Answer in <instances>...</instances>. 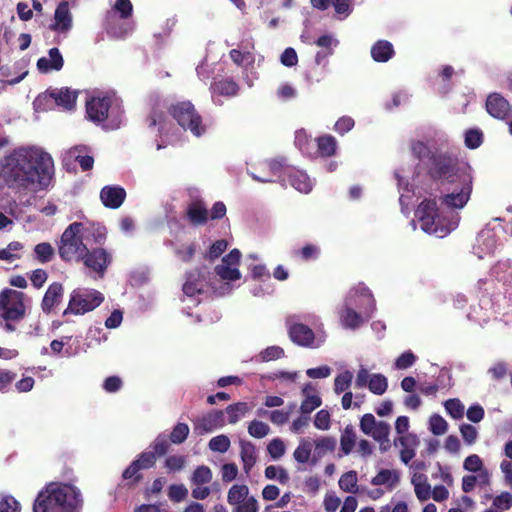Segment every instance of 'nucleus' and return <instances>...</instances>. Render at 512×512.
<instances>
[{"label": "nucleus", "mask_w": 512, "mask_h": 512, "mask_svg": "<svg viewBox=\"0 0 512 512\" xmlns=\"http://www.w3.org/2000/svg\"><path fill=\"white\" fill-rule=\"evenodd\" d=\"M344 305L351 306L352 308L365 313L366 315H373L376 310L375 299L371 291L362 283L351 288L347 293Z\"/></svg>", "instance_id": "9b49d317"}, {"label": "nucleus", "mask_w": 512, "mask_h": 512, "mask_svg": "<svg viewBox=\"0 0 512 512\" xmlns=\"http://www.w3.org/2000/svg\"><path fill=\"white\" fill-rule=\"evenodd\" d=\"M241 258V252L238 249H233L222 259V263L215 267L216 274L222 279L227 281H234L241 278V273L238 269Z\"/></svg>", "instance_id": "2eb2a0df"}, {"label": "nucleus", "mask_w": 512, "mask_h": 512, "mask_svg": "<svg viewBox=\"0 0 512 512\" xmlns=\"http://www.w3.org/2000/svg\"><path fill=\"white\" fill-rule=\"evenodd\" d=\"M80 490L66 483H49L35 499L33 512H80Z\"/></svg>", "instance_id": "7ed1b4c3"}, {"label": "nucleus", "mask_w": 512, "mask_h": 512, "mask_svg": "<svg viewBox=\"0 0 512 512\" xmlns=\"http://www.w3.org/2000/svg\"><path fill=\"white\" fill-rule=\"evenodd\" d=\"M85 267L89 270V274H95V277L102 278L109 264L111 263V255L103 248H96L86 252L81 259Z\"/></svg>", "instance_id": "4468645a"}, {"label": "nucleus", "mask_w": 512, "mask_h": 512, "mask_svg": "<svg viewBox=\"0 0 512 512\" xmlns=\"http://www.w3.org/2000/svg\"><path fill=\"white\" fill-rule=\"evenodd\" d=\"M212 95L235 96L238 93L239 87L236 82L230 79L214 82L211 85Z\"/></svg>", "instance_id": "4c0bfd02"}, {"label": "nucleus", "mask_w": 512, "mask_h": 512, "mask_svg": "<svg viewBox=\"0 0 512 512\" xmlns=\"http://www.w3.org/2000/svg\"><path fill=\"white\" fill-rule=\"evenodd\" d=\"M226 424L224 412L213 410L207 415L196 419L194 422V430L198 434H205L212 432L216 429L224 427Z\"/></svg>", "instance_id": "aec40b11"}, {"label": "nucleus", "mask_w": 512, "mask_h": 512, "mask_svg": "<svg viewBox=\"0 0 512 512\" xmlns=\"http://www.w3.org/2000/svg\"><path fill=\"white\" fill-rule=\"evenodd\" d=\"M24 245L19 241L10 242L5 248L0 249V260L12 263L21 258Z\"/></svg>", "instance_id": "58836bf2"}, {"label": "nucleus", "mask_w": 512, "mask_h": 512, "mask_svg": "<svg viewBox=\"0 0 512 512\" xmlns=\"http://www.w3.org/2000/svg\"><path fill=\"white\" fill-rule=\"evenodd\" d=\"M87 147L86 146H75L63 154V164L65 166H69L72 162L79 163L80 167L83 171H88L92 169L94 164V159L92 156L87 155Z\"/></svg>", "instance_id": "4be33fe9"}, {"label": "nucleus", "mask_w": 512, "mask_h": 512, "mask_svg": "<svg viewBox=\"0 0 512 512\" xmlns=\"http://www.w3.org/2000/svg\"><path fill=\"white\" fill-rule=\"evenodd\" d=\"M240 457L243 464V471L246 475H249L257 460L255 445L249 441H240Z\"/></svg>", "instance_id": "7c9ffc66"}, {"label": "nucleus", "mask_w": 512, "mask_h": 512, "mask_svg": "<svg viewBox=\"0 0 512 512\" xmlns=\"http://www.w3.org/2000/svg\"><path fill=\"white\" fill-rule=\"evenodd\" d=\"M265 477L269 480H276L280 484L285 485L289 482L288 472L281 466L269 465L265 468Z\"/></svg>", "instance_id": "c03bdc74"}, {"label": "nucleus", "mask_w": 512, "mask_h": 512, "mask_svg": "<svg viewBox=\"0 0 512 512\" xmlns=\"http://www.w3.org/2000/svg\"><path fill=\"white\" fill-rule=\"evenodd\" d=\"M251 407L246 402H238L232 405H229L226 408V413L228 415V422L230 424L237 423L240 419L246 416V414L250 411Z\"/></svg>", "instance_id": "ea45409f"}, {"label": "nucleus", "mask_w": 512, "mask_h": 512, "mask_svg": "<svg viewBox=\"0 0 512 512\" xmlns=\"http://www.w3.org/2000/svg\"><path fill=\"white\" fill-rule=\"evenodd\" d=\"M338 315L341 325L350 330L358 329L372 317L344 304L339 308Z\"/></svg>", "instance_id": "6ab92c4d"}, {"label": "nucleus", "mask_w": 512, "mask_h": 512, "mask_svg": "<svg viewBox=\"0 0 512 512\" xmlns=\"http://www.w3.org/2000/svg\"><path fill=\"white\" fill-rule=\"evenodd\" d=\"M52 157L37 146L19 147L0 161V182L29 191L45 189L52 178Z\"/></svg>", "instance_id": "f257e3e1"}, {"label": "nucleus", "mask_w": 512, "mask_h": 512, "mask_svg": "<svg viewBox=\"0 0 512 512\" xmlns=\"http://www.w3.org/2000/svg\"><path fill=\"white\" fill-rule=\"evenodd\" d=\"M249 494V488L244 484L233 485L227 495V501L230 505L237 506L241 502H244Z\"/></svg>", "instance_id": "a19ab883"}, {"label": "nucleus", "mask_w": 512, "mask_h": 512, "mask_svg": "<svg viewBox=\"0 0 512 512\" xmlns=\"http://www.w3.org/2000/svg\"><path fill=\"white\" fill-rule=\"evenodd\" d=\"M416 217L421 229L438 238H444L455 230L460 221V216L454 211H440L434 200L422 201L417 210Z\"/></svg>", "instance_id": "39448f33"}, {"label": "nucleus", "mask_w": 512, "mask_h": 512, "mask_svg": "<svg viewBox=\"0 0 512 512\" xmlns=\"http://www.w3.org/2000/svg\"><path fill=\"white\" fill-rule=\"evenodd\" d=\"M353 380V374L351 371L346 370L335 377L334 380V392L340 394L346 391Z\"/></svg>", "instance_id": "864d4df0"}, {"label": "nucleus", "mask_w": 512, "mask_h": 512, "mask_svg": "<svg viewBox=\"0 0 512 512\" xmlns=\"http://www.w3.org/2000/svg\"><path fill=\"white\" fill-rule=\"evenodd\" d=\"M73 26V17L70 12L69 3L62 1L55 9L53 22L50 24V30L67 35Z\"/></svg>", "instance_id": "a211bd4d"}, {"label": "nucleus", "mask_w": 512, "mask_h": 512, "mask_svg": "<svg viewBox=\"0 0 512 512\" xmlns=\"http://www.w3.org/2000/svg\"><path fill=\"white\" fill-rule=\"evenodd\" d=\"M339 487L342 491L350 494L361 493V488L358 486L357 472L354 470L344 473L339 481Z\"/></svg>", "instance_id": "72a5a7b5"}, {"label": "nucleus", "mask_w": 512, "mask_h": 512, "mask_svg": "<svg viewBox=\"0 0 512 512\" xmlns=\"http://www.w3.org/2000/svg\"><path fill=\"white\" fill-rule=\"evenodd\" d=\"M267 452L273 460H279L286 453V445L281 438H274L268 443Z\"/></svg>", "instance_id": "5fc2aeb1"}, {"label": "nucleus", "mask_w": 512, "mask_h": 512, "mask_svg": "<svg viewBox=\"0 0 512 512\" xmlns=\"http://www.w3.org/2000/svg\"><path fill=\"white\" fill-rule=\"evenodd\" d=\"M86 114L90 121L105 130L119 129L125 123L122 100L115 94L91 97L86 101Z\"/></svg>", "instance_id": "20e7f679"}, {"label": "nucleus", "mask_w": 512, "mask_h": 512, "mask_svg": "<svg viewBox=\"0 0 512 512\" xmlns=\"http://www.w3.org/2000/svg\"><path fill=\"white\" fill-rule=\"evenodd\" d=\"M50 97L54 100L57 106L65 110H72L76 104L77 94L68 88H61L53 90Z\"/></svg>", "instance_id": "c756f323"}, {"label": "nucleus", "mask_w": 512, "mask_h": 512, "mask_svg": "<svg viewBox=\"0 0 512 512\" xmlns=\"http://www.w3.org/2000/svg\"><path fill=\"white\" fill-rule=\"evenodd\" d=\"M486 110L492 117L504 119L510 113V105L501 94L492 93L487 97Z\"/></svg>", "instance_id": "b1692460"}, {"label": "nucleus", "mask_w": 512, "mask_h": 512, "mask_svg": "<svg viewBox=\"0 0 512 512\" xmlns=\"http://www.w3.org/2000/svg\"><path fill=\"white\" fill-rule=\"evenodd\" d=\"M317 144H318L319 152L323 156H331L336 151L337 142H336V139L331 135H327V136L318 138Z\"/></svg>", "instance_id": "3c124183"}, {"label": "nucleus", "mask_w": 512, "mask_h": 512, "mask_svg": "<svg viewBox=\"0 0 512 512\" xmlns=\"http://www.w3.org/2000/svg\"><path fill=\"white\" fill-rule=\"evenodd\" d=\"M270 427L258 420H253L248 426V433L254 438H263L268 435Z\"/></svg>", "instance_id": "0e129e2a"}, {"label": "nucleus", "mask_w": 512, "mask_h": 512, "mask_svg": "<svg viewBox=\"0 0 512 512\" xmlns=\"http://www.w3.org/2000/svg\"><path fill=\"white\" fill-rule=\"evenodd\" d=\"M401 478V473L396 469H381L371 479V484L374 486H384L387 491L394 490Z\"/></svg>", "instance_id": "bb28decb"}, {"label": "nucleus", "mask_w": 512, "mask_h": 512, "mask_svg": "<svg viewBox=\"0 0 512 512\" xmlns=\"http://www.w3.org/2000/svg\"><path fill=\"white\" fill-rule=\"evenodd\" d=\"M295 406H296L295 404H290L288 406L287 410L281 409V410L267 411V410L259 409L258 415L268 416L270 421L273 424L280 426V425L285 424L289 420L290 414L294 410Z\"/></svg>", "instance_id": "f704fd0d"}, {"label": "nucleus", "mask_w": 512, "mask_h": 512, "mask_svg": "<svg viewBox=\"0 0 512 512\" xmlns=\"http://www.w3.org/2000/svg\"><path fill=\"white\" fill-rule=\"evenodd\" d=\"M63 65L64 59L58 48H51L47 56H43L37 61V68L41 73L59 71Z\"/></svg>", "instance_id": "a878e982"}, {"label": "nucleus", "mask_w": 512, "mask_h": 512, "mask_svg": "<svg viewBox=\"0 0 512 512\" xmlns=\"http://www.w3.org/2000/svg\"><path fill=\"white\" fill-rule=\"evenodd\" d=\"M490 276L504 287L512 289V261L510 259L499 260L492 266Z\"/></svg>", "instance_id": "393cba45"}, {"label": "nucleus", "mask_w": 512, "mask_h": 512, "mask_svg": "<svg viewBox=\"0 0 512 512\" xmlns=\"http://www.w3.org/2000/svg\"><path fill=\"white\" fill-rule=\"evenodd\" d=\"M189 434V427L185 423H178L170 434V440L174 444L183 443Z\"/></svg>", "instance_id": "338daca9"}, {"label": "nucleus", "mask_w": 512, "mask_h": 512, "mask_svg": "<svg viewBox=\"0 0 512 512\" xmlns=\"http://www.w3.org/2000/svg\"><path fill=\"white\" fill-rule=\"evenodd\" d=\"M230 57L233 62L239 66L252 64L254 62V56L249 50L240 51L233 49L230 51Z\"/></svg>", "instance_id": "e2e57ef3"}, {"label": "nucleus", "mask_w": 512, "mask_h": 512, "mask_svg": "<svg viewBox=\"0 0 512 512\" xmlns=\"http://www.w3.org/2000/svg\"><path fill=\"white\" fill-rule=\"evenodd\" d=\"M504 454L508 459L501 461L500 470L504 475L505 484L512 488V440L505 443Z\"/></svg>", "instance_id": "c9c22d12"}, {"label": "nucleus", "mask_w": 512, "mask_h": 512, "mask_svg": "<svg viewBox=\"0 0 512 512\" xmlns=\"http://www.w3.org/2000/svg\"><path fill=\"white\" fill-rule=\"evenodd\" d=\"M54 253V248L48 242L39 243L34 247L35 258L40 263L50 262L54 257Z\"/></svg>", "instance_id": "a18cd8bd"}, {"label": "nucleus", "mask_w": 512, "mask_h": 512, "mask_svg": "<svg viewBox=\"0 0 512 512\" xmlns=\"http://www.w3.org/2000/svg\"><path fill=\"white\" fill-rule=\"evenodd\" d=\"M126 198L124 188L118 185H107L100 192V199L105 207L111 209L119 208Z\"/></svg>", "instance_id": "5701e85b"}, {"label": "nucleus", "mask_w": 512, "mask_h": 512, "mask_svg": "<svg viewBox=\"0 0 512 512\" xmlns=\"http://www.w3.org/2000/svg\"><path fill=\"white\" fill-rule=\"evenodd\" d=\"M411 483L414 486L415 495L420 501H426L431 497V486L425 474L413 473Z\"/></svg>", "instance_id": "2f4dec72"}, {"label": "nucleus", "mask_w": 512, "mask_h": 512, "mask_svg": "<svg viewBox=\"0 0 512 512\" xmlns=\"http://www.w3.org/2000/svg\"><path fill=\"white\" fill-rule=\"evenodd\" d=\"M356 442V434L354 429L350 426H347L344 432L341 435L340 445L341 450L345 455H348L352 452Z\"/></svg>", "instance_id": "8fccbe9b"}, {"label": "nucleus", "mask_w": 512, "mask_h": 512, "mask_svg": "<svg viewBox=\"0 0 512 512\" xmlns=\"http://www.w3.org/2000/svg\"><path fill=\"white\" fill-rule=\"evenodd\" d=\"M420 440L414 433H408L394 439V446L399 448V457L404 465H408L416 455Z\"/></svg>", "instance_id": "f3484780"}, {"label": "nucleus", "mask_w": 512, "mask_h": 512, "mask_svg": "<svg viewBox=\"0 0 512 512\" xmlns=\"http://www.w3.org/2000/svg\"><path fill=\"white\" fill-rule=\"evenodd\" d=\"M444 407L446 412L454 419H461L464 416L465 407L457 398L447 400Z\"/></svg>", "instance_id": "13d9d810"}, {"label": "nucleus", "mask_w": 512, "mask_h": 512, "mask_svg": "<svg viewBox=\"0 0 512 512\" xmlns=\"http://www.w3.org/2000/svg\"><path fill=\"white\" fill-rule=\"evenodd\" d=\"M322 405V399L318 394L304 397L300 405V413L309 415Z\"/></svg>", "instance_id": "603ef678"}, {"label": "nucleus", "mask_w": 512, "mask_h": 512, "mask_svg": "<svg viewBox=\"0 0 512 512\" xmlns=\"http://www.w3.org/2000/svg\"><path fill=\"white\" fill-rule=\"evenodd\" d=\"M431 174L445 186L442 203L452 209H462L472 193V169L455 157L440 154L434 158Z\"/></svg>", "instance_id": "f03ea898"}, {"label": "nucleus", "mask_w": 512, "mask_h": 512, "mask_svg": "<svg viewBox=\"0 0 512 512\" xmlns=\"http://www.w3.org/2000/svg\"><path fill=\"white\" fill-rule=\"evenodd\" d=\"M93 233L83 223L70 224L61 236L59 255L64 261L79 262L86 254L89 238Z\"/></svg>", "instance_id": "423d86ee"}, {"label": "nucleus", "mask_w": 512, "mask_h": 512, "mask_svg": "<svg viewBox=\"0 0 512 512\" xmlns=\"http://www.w3.org/2000/svg\"><path fill=\"white\" fill-rule=\"evenodd\" d=\"M19 502L12 496L0 495V512H20Z\"/></svg>", "instance_id": "774afa93"}, {"label": "nucleus", "mask_w": 512, "mask_h": 512, "mask_svg": "<svg viewBox=\"0 0 512 512\" xmlns=\"http://www.w3.org/2000/svg\"><path fill=\"white\" fill-rule=\"evenodd\" d=\"M359 426L365 435L371 436L375 441L388 437L391 431L387 422L377 421L374 415L370 413L362 416Z\"/></svg>", "instance_id": "dca6fc26"}, {"label": "nucleus", "mask_w": 512, "mask_h": 512, "mask_svg": "<svg viewBox=\"0 0 512 512\" xmlns=\"http://www.w3.org/2000/svg\"><path fill=\"white\" fill-rule=\"evenodd\" d=\"M498 247V237L494 228L490 224L486 225L476 236L475 243L472 247V253L478 259H484L493 255Z\"/></svg>", "instance_id": "ddd939ff"}, {"label": "nucleus", "mask_w": 512, "mask_h": 512, "mask_svg": "<svg viewBox=\"0 0 512 512\" xmlns=\"http://www.w3.org/2000/svg\"><path fill=\"white\" fill-rule=\"evenodd\" d=\"M393 54V45L386 40L377 41L371 48V56L376 62H387Z\"/></svg>", "instance_id": "473e14b6"}, {"label": "nucleus", "mask_w": 512, "mask_h": 512, "mask_svg": "<svg viewBox=\"0 0 512 512\" xmlns=\"http://www.w3.org/2000/svg\"><path fill=\"white\" fill-rule=\"evenodd\" d=\"M328 73L329 68L313 64L306 70L305 79L310 85L318 84L325 79Z\"/></svg>", "instance_id": "37998d69"}, {"label": "nucleus", "mask_w": 512, "mask_h": 512, "mask_svg": "<svg viewBox=\"0 0 512 512\" xmlns=\"http://www.w3.org/2000/svg\"><path fill=\"white\" fill-rule=\"evenodd\" d=\"M311 454L312 443L308 439L302 438L293 453L294 459L300 464H305L310 460Z\"/></svg>", "instance_id": "79ce46f5"}, {"label": "nucleus", "mask_w": 512, "mask_h": 512, "mask_svg": "<svg viewBox=\"0 0 512 512\" xmlns=\"http://www.w3.org/2000/svg\"><path fill=\"white\" fill-rule=\"evenodd\" d=\"M337 440L332 436H320L316 438L312 446H314V453L312 455V462L315 463L327 453L333 452L336 448Z\"/></svg>", "instance_id": "c85d7f7f"}, {"label": "nucleus", "mask_w": 512, "mask_h": 512, "mask_svg": "<svg viewBox=\"0 0 512 512\" xmlns=\"http://www.w3.org/2000/svg\"><path fill=\"white\" fill-rule=\"evenodd\" d=\"M31 298L21 291L5 288L0 292V318L21 321L31 307Z\"/></svg>", "instance_id": "6e6552de"}, {"label": "nucleus", "mask_w": 512, "mask_h": 512, "mask_svg": "<svg viewBox=\"0 0 512 512\" xmlns=\"http://www.w3.org/2000/svg\"><path fill=\"white\" fill-rule=\"evenodd\" d=\"M284 349L280 346H269L263 349L256 357L258 362H269L284 357Z\"/></svg>", "instance_id": "de8ad7c7"}, {"label": "nucleus", "mask_w": 512, "mask_h": 512, "mask_svg": "<svg viewBox=\"0 0 512 512\" xmlns=\"http://www.w3.org/2000/svg\"><path fill=\"white\" fill-rule=\"evenodd\" d=\"M483 142V133L480 129H469L465 133V145L470 149L478 148Z\"/></svg>", "instance_id": "052dcab7"}, {"label": "nucleus", "mask_w": 512, "mask_h": 512, "mask_svg": "<svg viewBox=\"0 0 512 512\" xmlns=\"http://www.w3.org/2000/svg\"><path fill=\"white\" fill-rule=\"evenodd\" d=\"M301 321L308 322L316 327L321 324L320 318L315 314L289 315L286 319V324L288 326L290 339L295 344L302 347L317 348L321 346L325 341V337L319 336L316 338L313 330Z\"/></svg>", "instance_id": "0eeeda50"}, {"label": "nucleus", "mask_w": 512, "mask_h": 512, "mask_svg": "<svg viewBox=\"0 0 512 512\" xmlns=\"http://www.w3.org/2000/svg\"><path fill=\"white\" fill-rule=\"evenodd\" d=\"M187 215L190 222L194 225H202L208 219V210L201 202H194L189 205Z\"/></svg>", "instance_id": "e433bc0d"}, {"label": "nucleus", "mask_w": 512, "mask_h": 512, "mask_svg": "<svg viewBox=\"0 0 512 512\" xmlns=\"http://www.w3.org/2000/svg\"><path fill=\"white\" fill-rule=\"evenodd\" d=\"M512 507V495L509 492H502L493 499L490 509L504 512Z\"/></svg>", "instance_id": "bf43d9fd"}, {"label": "nucleus", "mask_w": 512, "mask_h": 512, "mask_svg": "<svg viewBox=\"0 0 512 512\" xmlns=\"http://www.w3.org/2000/svg\"><path fill=\"white\" fill-rule=\"evenodd\" d=\"M212 471L208 466L201 465L198 466L192 476H191V483L193 485H204L208 484L212 480Z\"/></svg>", "instance_id": "09e8293b"}, {"label": "nucleus", "mask_w": 512, "mask_h": 512, "mask_svg": "<svg viewBox=\"0 0 512 512\" xmlns=\"http://www.w3.org/2000/svg\"><path fill=\"white\" fill-rule=\"evenodd\" d=\"M313 424L319 430H329L331 427V415L329 411L326 409L318 411L315 415Z\"/></svg>", "instance_id": "69168bd1"}, {"label": "nucleus", "mask_w": 512, "mask_h": 512, "mask_svg": "<svg viewBox=\"0 0 512 512\" xmlns=\"http://www.w3.org/2000/svg\"><path fill=\"white\" fill-rule=\"evenodd\" d=\"M429 429L432 434L440 436L447 432L448 423L439 414H433L429 419Z\"/></svg>", "instance_id": "4d7b16f0"}, {"label": "nucleus", "mask_w": 512, "mask_h": 512, "mask_svg": "<svg viewBox=\"0 0 512 512\" xmlns=\"http://www.w3.org/2000/svg\"><path fill=\"white\" fill-rule=\"evenodd\" d=\"M340 19L348 17L352 12L354 0H330Z\"/></svg>", "instance_id": "680f3d73"}, {"label": "nucleus", "mask_w": 512, "mask_h": 512, "mask_svg": "<svg viewBox=\"0 0 512 512\" xmlns=\"http://www.w3.org/2000/svg\"><path fill=\"white\" fill-rule=\"evenodd\" d=\"M63 286L58 282H53L46 290L41 302V308L44 313L49 314L62 300Z\"/></svg>", "instance_id": "cd10ccee"}, {"label": "nucleus", "mask_w": 512, "mask_h": 512, "mask_svg": "<svg viewBox=\"0 0 512 512\" xmlns=\"http://www.w3.org/2000/svg\"><path fill=\"white\" fill-rule=\"evenodd\" d=\"M355 387L368 388L375 395H383L388 389V379L380 373L370 374L368 369L361 366L357 372Z\"/></svg>", "instance_id": "f8f14e48"}, {"label": "nucleus", "mask_w": 512, "mask_h": 512, "mask_svg": "<svg viewBox=\"0 0 512 512\" xmlns=\"http://www.w3.org/2000/svg\"><path fill=\"white\" fill-rule=\"evenodd\" d=\"M103 300V294L95 289H75L70 295L69 305L65 313L85 314L98 307Z\"/></svg>", "instance_id": "9d476101"}, {"label": "nucleus", "mask_w": 512, "mask_h": 512, "mask_svg": "<svg viewBox=\"0 0 512 512\" xmlns=\"http://www.w3.org/2000/svg\"><path fill=\"white\" fill-rule=\"evenodd\" d=\"M231 441L228 436L221 434L210 439L208 447L213 452L225 453L230 448Z\"/></svg>", "instance_id": "6e6d98bb"}, {"label": "nucleus", "mask_w": 512, "mask_h": 512, "mask_svg": "<svg viewBox=\"0 0 512 512\" xmlns=\"http://www.w3.org/2000/svg\"><path fill=\"white\" fill-rule=\"evenodd\" d=\"M203 291V283L195 277L194 274H188L186 282L183 285V292L187 297L193 298Z\"/></svg>", "instance_id": "49530a36"}, {"label": "nucleus", "mask_w": 512, "mask_h": 512, "mask_svg": "<svg viewBox=\"0 0 512 512\" xmlns=\"http://www.w3.org/2000/svg\"><path fill=\"white\" fill-rule=\"evenodd\" d=\"M173 118L184 129L190 131L194 136L201 137L206 132V125L202 117L195 110L189 101L179 102L171 109Z\"/></svg>", "instance_id": "1a4fd4ad"}, {"label": "nucleus", "mask_w": 512, "mask_h": 512, "mask_svg": "<svg viewBox=\"0 0 512 512\" xmlns=\"http://www.w3.org/2000/svg\"><path fill=\"white\" fill-rule=\"evenodd\" d=\"M283 171L284 176L297 191L307 194L312 190L314 181L305 171L295 167H285Z\"/></svg>", "instance_id": "412c9836"}]
</instances>
